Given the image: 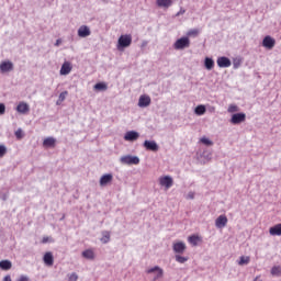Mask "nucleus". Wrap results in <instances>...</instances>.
Instances as JSON below:
<instances>
[{
	"instance_id": "nucleus-1",
	"label": "nucleus",
	"mask_w": 281,
	"mask_h": 281,
	"mask_svg": "<svg viewBox=\"0 0 281 281\" xmlns=\"http://www.w3.org/2000/svg\"><path fill=\"white\" fill-rule=\"evenodd\" d=\"M133 43V36L131 34L121 35L117 41V49H124L131 47Z\"/></svg>"
},
{
	"instance_id": "nucleus-2",
	"label": "nucleus",
	"mask_w": 281,
	"mask_h": 281,
	"mask_svg": "<svg viewBox=\"0 0 281 281\" xmlns=\"http://www.w3.org/2000/svg\"><path fill=\"white\" fill-rule=\"evenodd\" d=\"M123 166H139V157L133 155H125L120 158Z\"/></svg>"
},
{
	"instance_id": "nucleus-3",
	"label": "nucleus",
	"mask_w": 281,
	"mask_h": 281,
	"mask_svg": "<svg viewBox=\"0 0 281 281\" xmlns=\"http://www.w3.org/2000/svg\"><path fill=\"white\" fill-rule=\"evenodd\" d=\"M159 186L161 188H166V190H170V187L175 184V180L171 176H162L158 179Z\"/></svg>"
},
{
	"instance_id": "nucleus-4",
	"label": "nucleus",
	"mask_w": 281,
	"mask_h": 281,
	"mask_svg": "<svg viewBox=\"0 0 281 281\" xmlns=\"http://www.w3.org/2000/svg\"><path fill=\"white\" fill-rule=\"evenodd\" d=\"M175 49H186V47H190V38L189 37H181L176 41L173 44Z\"/></svg>"
},
{
	"instance_id": "nucleus-5",
	"label": "nucleus",
	"mask_w": 281,
	"mask_h": 281,
	"mask_svg": "<svg viewBox=\"0 0 281 281\" xmlns=\"http://www.w3.org/2000/svg\"><path fill=\"white\" fill-rule=\"evenodd\" d=\"M262 47H266V49H273L276 47V38L267 35L262 41Z\"/></svg>"
},
{
	"instance_id": "nucleus-6",
	"label": "nucleus",
	"mask_w": 281,
	"mask_h": 281,
	"mask_svg": "<svg viewBox=\"0 0 281 281\" xmlns=\"http://www.w3.org/2000/svg\"><path fill=\"white\" fill-rule=\"evenodd\" d=\"M247 120V115L245 113H236L232 115L231 124H243Z\"/></svg>"
},
{
	"instance_id": "nucleus-7",
	"label": "nucleus",
	"mask_w": 281,
	"mask_h": 281,
	"mask_svg": "<svg viewBox=\"0 0 281 281\" xmlns=\"http://www.w3.org/2000/svg\"><path fill=\"white\" fill-rule=\"evenodd\" d=\"M198 158L201 164H207V161L212 159V153H210L209 150L200 151L198 153Z\"/></svg>"
},
{
	"instance_id": "nucleus-8",
	"label": "nucleus",
	"mask_w": 281,
	"mask_h": 281,
	"mask_svg": "<svg viewBox=\"0 0 281 281\" xmlns=\"http://www.w3.org/2000/svg\"><path fill=\"white\" fill-rule=\"evenodd\" d=\"M147 273H155L154 280H159V278H164V269L155 266L146 271Z\"/></svg>"
},
{
	"instance_id": "nucleus-9",
	"label": "nucleus",
	"mask_w": 281,
	"mask_h": 281,
	"mask_svg": "<svg viewBox=\"0 0 281 281\" xmlns=\"http://www.w3.org/2000/svg\"><path fill=\"white\" fill-rule=\"evenodd\" d=\"M150 97L143 94L138 99V106H140V109H146V106H150Z\"/></svg>"
},
{
	"instance_id": "nucleus-10",
	"label": "nucleus",
	"mask_w": 281,
	"mask_h": 281,
	"mask_svg": "<svg viewBox=\"0 0 281 281\" xmlns=\"http://www.w3.org/2000/svg\"><path fill=\"white\" fill-rule=\"evenodd\" d=\"M78 36L80 38H87V36H91V30L87 25H81L78 30Z\"/></svg>"
},
{
	"instance_id": "nucleus-11",
	"label": "nucleus",
	"mask_w": 281,
	"mask_h": 281,
	"mask_svg": "<svg viewBox=\"0 0 281 281\" xmlns=\"http://www.w3.org/2000/svg\"><path fill=\"white\" fill-rule=\"evenodd\" d=\"M14 69V64L12 61H2L0 64V71L2 74H7V71H12Z\"/></svg>"
},
{
	"instance_id": "nucleus-12",
	"label": "nucleus",
	"mask_w": 281,
	"mask_h": 281,
	"mask_svg": "<svg viewBox=\"0 0 281 281\" xmlns=\"http://www.w3.org/2000/svg\"><path fill=\"white\" fill-rule=\"evenodd\" d=\"M125 142H135L139 139V133L135 131H130L124 136Z\"/></svg>"
},
{
	"instance_id": "nucleus-13",
	"label": "nucleus",
	"mask_w": 281,
	"mask_h": 281,
	"mask_svg": "<svg viewBox=\"0 0 281 281\" xmlns=\"http://www.w3.org/2000/svg\"><path fill=\"white\" fill-rule=\"evenodd\" d=\"M113 181V175L111 173H105L100 178V186L101 188H104V186H109Z\"/></svg>"
},
{
	"instance_id": "nucleus-14",
	"label": "nucleus",
	"mask_w": 281,
	"mask_h": 281,
	"mask_svg": "<svg viewBox=\"0 0 281 281\" xmlns=\"http://www.w3.org/2000/svg\"><path fill=\"white\" fill-rule=\"evenodd\" d=\"M143 146L146 150H151L153 153H157V150H159V145H157L156 142H144Z\"/></svg>"
},
{
	"instance_id": "nucleus-15",
	"label": "nucleus",
	"mask_w": 281,
	"mask_h": 281,
	"mask_svg": "<svg viewBox=\"0 0 281 281\" xmlns=\"http://www.w3.org/2000/svg\"><path fill=\"white\" fill-rule=\"evenodd\" d=\"M71 63L65 61L60 68V76H68V74H71Z\"/></svg>"
},
{
	"instance_id": "nucleus-16",
	"label": "nucleus",
	"mask_w": 281,
	"mask_h": 281,
	"mask_svg": "<svg viewBox=\"0 0 281 281\" xmlns=\"http://www.w3.org/2000/svg\"><path fill=\"white\" fill-rule=\"evenodd\" d=\"M186 249H187L186 243H183V241H178V243L173 244L175 254H183L186 251Z\"/></svg>"
},
{
	"instance_id": "nucleus-17",
	"label": "nucleus",
	"mask_w": 281,
	"mask_h": 281,
	"mask_svg": "<svg viewBox=\"0 0 281 281\" xmlns=\"http://www.w3.org/2000/svg\"><path fill=\"white\" fill-rule=\"evenodd\" d=\"M217 66L218 67H232V60L227 57H218L217 58Z\"/></svg>"
},
{
	"instance_id": "nucleus-18",
	"label": "nucleus",
	"mask_w": 281,
	"mask_h": 281,
	"mask_svg": "<svg viewBox=\"0 0 281 281\" xmlns=\"http://www.w3.org/2000/svg\"><path fill=\"white\" fill-rule=\"evenodd\" d=\"M16 111H18V113H22V114L29 113L30 105L25 102H20L16 106Z\"/></svg>"
},
{
	"instance_id": "nucleus-19",
	"label": "nucleus",
	"mask_w": 281,
	"mask_h": 281,
	"mask_svg": "<svg viewBox=\"0 0 281 281\" xmlns=\"http://www.w3.org/2000/svg\"><path fill=\"white\" fill-rule=\"evenodd\" d=\"M215 225L216 227H218V229L225 227V225H227V217L224 215H220L215 221Z\"/></svg>"
},
{
	"instance_id": "nucleus-20",
	"label": "nucleus",
	"mask_w": 281,
	"mask_h": 281,
	"mask_svg": "<svg viewBox=\"0 0 281 281\" xmlns=\"http://www.w3.org/2000/svg\"><path fill=\"white\" fill-rule=\"evenodd\" d=\"M81 256L86 258L87 260H94L95 259V252L91 249H87L82 251Z\"/></svg>"
},
{
	"instance_id": "nucleus-21",
	"label": "nucleus",
	"mask_w": 281,
	"mask_h": 281,
	"mask_svg": "<svg viewBox=\"0 0 281 281\" xmlns=\"http://www.w3.org/2000/svg\"><path fill=\"white\" fill-rule=\"evenodd\" d=\"M43 260L48 267H52V265H54V255L52 252H46Z\"/></svg>"
},
{
	"instance_id": "nucleus-22",
	"label": "nucleus",
	"mask_w": 281,
	"mask_h": 281,
	"mask_svg": "<svg viewBox=\"0 0 281 281\" xmlns=\"http://www.w3.org/2000/svg\"><path fill=\"white\" fill-rule=\"evenodd\" d=\"M269 232L271 236H281V224L270 227Z\"/></svg>"
},
{
	"instance_id": "nucleus-23",
	"label": "nucleus",
	"mask_w": 281,
	"mask_h": 281,
	"mask_svg": "<svg viewBox=\"0 0 281 281\" xmlns=\"http://www.w3.org/2000/svg\"><path fill=\"white\" fill-rule=\"evenodd\" d=\"M0 269H2L3 271H10V269H12V261L10 260L0 261Z\"/></svg>"
},
{
	"instance_id": "nucleus-24",
	"label": "nucleus",
	"mask_w": 281,
	"mask_h": 281,
	"mask_svg": "<svg viewBox=\"0 0 281 281\" xmlns=\"http://www.w3.org/2000/svg\"><path fill=\"white\" fill-rule=\"evenodd\" d=\"M158 8H170L172 0H156Z\"/></svg>"
},
{
	"instance_id": "nucleus-25",
	"label": "nucleus",
	"mask_w": 281,
	"mask_h": 281,
	"mask_svg": "<svg viewBox=\"0 0 281 281\" xmlns=\"http://www.w3.org/2000/svg\"><path fill=\"white\" fill-rule=\"evenodd\" d=\"M204 67L205 69H207L209 71H212V69H214V59L206 57L204 59Z\"/></svg>"
},
{
	"instance_id": "nucleus-26",
	"label": "nucleus",
	"mask_w": 281,
	"mask_h": 281,
	"mask_svg": "<svg viewBox=\"0 0 281 281\" xmlns=\"http://www.w3.org/2000/svg\"><path fill=\"white\" fill-rule=\"evenodd\" d=\"M42 148H45L46 150H49L52 148H56V142H43Z\"/></svg>"
},
{
	"instance_id": "nucleus-27",
	"label": "nucleus",
	"mask_w": 281,
	"mask_h": 281,
	"mask_svg": "<svg viewBox=\"0 0 281 281\" xmlns=\"http://www.w3.org/2000/svg\"><path fill=\"white\" fill-rule=\"evenodd\" d=\"M271 276H274L276 278H281V267L280 266L272 267Z\"/></svg>"
},
{
	"instance_id": "nucleus-28",
	"label": "nucleus",
	"mask_w": 281,
	"mask_h": 281,
	"mask_svg": "<svg viewBox=\"0 0 281 281\" xmlns=\"http://www.w3.org/2000/svg\"><path fill=\"white\" fill-rule=\"evenodd\" d=\"M67 95H69V92H68V91L61 92V93L59 94V98H58L56 104H57V105L63 104V102H65Z\"/></svg>"
},
{
	"instance_id": "nucleus-29",
	"label": "nucleus",
	"mask_w": 281,
	"mask_h": 281,
	"mask_svg": "<svg viewBox=\"0 0 281 281\" xmlns=\"http://www.w3.org/2000/svg\"><path fill=\"white\" fill-rule=\"evenodd\" d=\"M95 91H106L108 87L104 82H99L94 86Z\"/></svg>"
},
{
	"instance_id": "nucleus-30",
	"label": "nucleus",
	"mask_w": 281,
	"mask_h": 281,
	"mask_svg": "<svg viewBox=\"0 0 281 281\" xmlns=\"http://www.w3.org/2000/svg\"><path fill=\"white\" fill-rule=\"evenodd\" d=\"M175 258H176V261L179 262L180 265H186V262H188V257L176 255Z\"/></svg>"
},
{
	"instance_id": "nucleus-31",
	"label": "nucleus",
	"mask_w": 281,
	"mask_h": 281,
	"mask_svg": "<svg viewBox=\"0 0 281 281\" xmlns=\"http://www.w3.org/2000/svg\"><path fill=\"white\" fill-rule=\"evenodd\" d=\"M189 243L193 245V247H196L199 245V236L192 235L189 237Z\"/></svg>"
},
{
	"instance_id": "nucleus-32",
	"label": "nucleus",
	"mask_w": 281,
	"mask_h": 281,
	"mask_svg": "<svg viewBox=\"0 0 281 281\" xmlns=\"http://www.w3.org/2000/svg\"><path fill=\"white\" fill-rule=\"evenodd\" d=\"M249 257L241 256L238 261L239 267H244V265H249Z\"/></svg>"
},
{
	"instance_id": "nucleus-33",
	"label": "nucleus",
	"mask_w": 281,
	"mask_h": 281,
	"mask_svg": "<svg viewBox=\"0 0 281 281\" xmlns=\"http://www.w3.org/2000/svg\"><path fill=\"white\" fill-rule=\"evenodd\" d=\"M195 114L196 115H205V105H198L195 108Z\"/></svg>"
},
{
	"instance_id": "nucleus-34",
	"label": "nucleus",
	"mask_w": 281,
	"mask_h": 281,
	"mask_svg": "<svg viewBox=\"0 0 281 281\" xmlns=\"http://www.w3.org/2000/svg\"><path fill=\"white\" fill-rule=\"evenodd\" d=\"M24 136H25V134L23 133V130L18 128V130L15 131V137H16V139H23Z\"/></svg>"
},
{
	"instance_id": "nucleus-35",
	"label": "nucleus",
	"mask_w": 281,
	"mask_h": 281,
	"mask_svg": "<svg viewBox=\"0 0 281 281\" xmlns=\"http://www.w3.org/2000/svg\"><path fill=\"white\" fill-rule=\"evenodd\" d=\"M7 153H8V147H5V145H0V158L5 157Z\"/></svg>"
},
{
	"instance_id": "nucleus-36",
	"label": "nucleus",
	"mask_w": 281,
	"mask_h": 281,
	"mask_svg": "<svg viewBox=\"0 0 281 281\" xmlns=\"http://www.w3.org/2000/svg\"><path fill=\"white\" fill-rule=\"evenodd\" d=\"M109 240H111V235L109 233H105V235H103V237L101 238V243L106 245V243H109Z\"/></svg>"
},
{
	"instance_id": "nucleus-37",
	"label": "nucleus",
	"mask_w": 281,
	"mask_h": 281,
	"mask_svg": "<svg viewBox=\"0 0 281 281\" xmlns=\"http://www.w3.org/2000/svg\"><path fill=\"white\" fill-rule=\"evenodd\" d=\"M236 112H238V105H236V104H231V105L228 106V113H236Z\"/></svg>"
},
{
	"instance_id": "nucleus-38",
	"label": "nucleus",
	"mask_w": 281,
	"mask_h": 281,
	"mask_svg": "<svg viewBox=\"0 0 281 281\" xmlns=\"http://www.w3.org/2000/svg\"><path fill=\"white\" fill-rule=\"evenodd\" d=\"M188 36H199V30L194 29L187 33Z\"/></svg>"
},
{
	"instance_id": "nucleus-39",
	"label": "nucleus",
	"mask_w": 281,
	"mask_h": 281,
	"mask_svg": "<svg viewBox=\"0 0 281 281\" xmlns=\"http://www.w3.org/2000/svg\"><path fill=\"white\" fill-rule=\"evenodd\" d=\"M68 281H78V274L76 272H72L69 276Z\"/></svg>"
},
{
	"instance_id": "nucleus-40",
	"label": "nucleus",
	"mask_w": 281,
	"mask_h": 281,
	"mask_svg": "<svg viewBox=\"0 0 281 281\" xmlns=\"http://www.w3.org/2000/svg\"><path fill=\"white\" fill-rule=\"evenodd\" d=\"M194 195H195V193L192 192V191H190V192L186 195V199H188L189 201H192V200H194Z\"/></svg>"
},
{
	"instance_id": "nucleus-41",
	"label": "nucleus",
	"mask_w": 281,
	"mask_h": 281,
	"mask_svg": "<svg viewBox=\"0 0 281 281\" xmlns=\"http://www.w3.org/2000/svg\"><path fill=\"white\" fill-rule=\"evenodd\" d=\"M5 114V104L0 103V115H4Z\"/></svg>"
},
{
	"instance_id": "nucleus-42",
	"label": "nucleus",
	"mask_w": 281,
	"mask_h": 281,
	"mask_svg": "<svg viewBox=\"0 0 281 281\" xmlns=\"http://www.w3.org/2000/svg\"><path fill=\"white\" fill-rule=\"evenodd\" d=\"M18 281H30V277L22 274L20 276V278L18 279Z\"/></svg>"
},
{
	"instance_id": "nucleus-43",
	"label": "nucleus",
	"mask_w": 281,
	"mask_h": 281,
	"mask_svg": "<svg viewBox=\"0 0 281 281\" xmlns=\"http://www.w3.org/2000/svg\"><path fill=\"white\" fill-rule=\"evenodd\" d=\"M8 196H9L8 193H2V194L0 195V199H1V201H8Z\"/></svg>"
},
{
	"instance_id": "nucleus-44",
	"label": "nucleus",
	"mask_w": 281,
	"mask_h": 281,
	"mask_svg": "<svg viewBox=\"0 0 281 281\" xmlns=\"http://www.w3.org/2000/svg\"><path fill=\"white\" fill-rule=\"evenodd\" d=\"M2 281H12V277L10 274L5 276Z\"/></svg>"
},
{
	"instance_id": "nucleus-45",
	"label": "nucleus",
	"mask_w": 281,
	"mask_h": 281,
	"mask_svg": "<svg viewBox=\"0 0 281 281\" xmlns=\"http://www.w3.org/2000/svg\"><path fill=\"white\" fill-rule=\"evenodd\" d=\"M204 146H212V142H203Z\"/></svg>"
},
{
	"instance_id": "nucleus-46",
	"label": "nucleus",
	"mask_w": 281,
	"mask_h": 281,
	"mask_svg": "<svg viewBox=\"0 0 281 281\" xmlns=\"http://www.w3.org/2000/svg\"><path fill=\"white\" fill-rule=\"evenodd\" d=\"M200 142H210V139H207V138H205V137H202V138L200 139Z\"/></svg>"
},
{
	"instance_id": "nucleus-47",
	"label": "nucleus",
	"mask_w": 281,
	"mask_h": 281,
	"mask_svg": "<svg viewBox=\"0 0 281 281\" xmlns=\"http://www.w3.org/2000/svg\"><path fill=\"white\" fill-rule=\"evenodd\" d=\"M44 142H54V138H46Z\"/></svg>"
},
{
	"instance_id": "nucleus-48",
	"label": "nucleus",
	"mask_w": 281,
	"mask_h": 281,
	"mask_svg": "<svg viewBox=\"0 0 281 281\" xmlns=\"http://www.w3.org/2000/svg\"><path fill=\"white\" fill-rule=\"evenodd\" d=\"M55 45L56 46L60 45V40H57Z\"/></svg>"
},
{
	"instance_id": "nucleus-49",
	"label": "nucleus",
	"mask_w": 281,
	"mask_h": 281,
	"mask_svg": "<svg viewBox=\"0 0 281 281\" xmlns=\"http://www.w3.org/2000/svg\"><path fill=\"white\" fill-rule=\"evenodd\" d=\"M42 243H47V237H44Z\"/></svg>"
}]
</instances>
